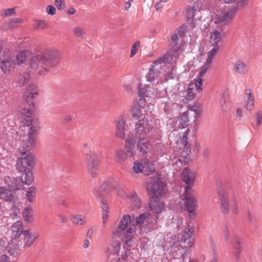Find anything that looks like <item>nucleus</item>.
Segmentation results:
<instances>
[{
	"label": "nucleus",
	"instance_id": "1",
	"mask_svg": "<svg viewBox=\"0 0 262 262\" xmlns=\"http://www.w3.org/2000/svg\"><path fill=\"white\" fill-rule=\"evenodd\" d=\"M151 121L143 119L140 120L136 124L135 131L139 137L136 136L138 139V150L140 156H145L151 153L153 149V145L150 142L148 137L152 136L158 130L153 128L150 124Z\"/></svg>",
	"mask_w": 262,
	"mask_h": 262
},
{
	"label": "nucleus",
	"instance_id": "2",
	"mask_svg": "<svg viewBox=\"0 0 262 262\" xmlns=\"http://www.w3.org/2000/svg\"><path fill=\"white\" fill-rule=\"evenodd\" d=\"M60 58V54L55 51L48 50L42 54L32 57L30 61L32 69L38 71L40 74L48 71L51 67L55 66Z\"/></svg>",
	"mask_w": 262,
	"mask_h": 262
},
{
	"label": "nucleus",
	"instance_id": "3",
	"mask_svg": "<svg viewBox=\"0 0 262 262\" xmlns=\"http://www.w3.org/2000/svg\"><path fill=\"white\" fill-rule=\"evenodd\" d=\"M131 222L130 216L127 214L123 215L119 225L114 229L113 235L116 237L122 235L123 240L127 245H129L133 237L134 230L129 227Z\"/></svg>",
	"mask_w": 262,
	"mask_h": 262
},
{
	"label": "nucleus",
	"instance_id": "4",
	"mask_svg": "<svg viewBox=\"0 0 262 262\" xmlns=\"http://www.w3.org/2000/svg\"><path fill=\"white\" fill-rule=\"evenodd\" d=\"M223 235L225 241L229 242L232 246V254L238 259L243 249V245L239 235L235 232H232L231 229L226 225L223 229Z\"/></svg>",
	"mask_w": 262,
	"mask_h": 262
},
{
	"label": "nucleus",
	"instance_id": "5",
	"mask_svg": "<svg viewBox=\"0 0 262 262\" xmlns=\"http://www.w3.org/2000/svg\"><path fill=\"white\" fill-rule=\"evenodd\" d=\"M191 189L189 186H186L184 192L183 203L188 212V217L190 219H194L196 215L195 210L198 207V201L193 196L191 192Z\"/></svg>",
	"mask_w": 262,
	"mask_h": 262
},
{
	"label": "nucleus",
	"instance_id": "6",
	"mask_svg": "<svg viewBox=\"0 0 262 262\" xmlns=\"http://www.w3.org/2000/svg\"><path fill=\"white\" fill-rule=\"evenodd\" d=\"M87 170L93 178L96 177L100 171V160L98 155L90 150L85 156Z\"/></svg>",
	"mask_w": 262,
	"mask_h": 262
},
{
	"label": "nucleus",
	"instance_id": "7",
	"mask_svg": "<svg viewBox=\"0 0 262 262\" xmlns=\"http://www.w3.org/2000/svg\"><path fill=\"white\" fill-rule=\"evenodd\" d=\"M34 166L33 155L28 150L22 151L21 157L16 162L17 169L22 172L32 170Z\"/></svg>",
	"mask_w": 262,
	"mask_h": 262
},
{
	"label": "nucleus",
	"instance_id": "8",
	"mask_svg": "<svg viewBox=\"0 0 262 262\" xmlns=\"http://www.w3.org/2000/svg\"><path fill=\"white\" fill-rule=\"evenodd\" d=\"M182 52L181 47H171L165 54L155 60L154 64L159 66L162 63H175L176 60Z\"/></svg>",
	"mask_w": 262,
	"mask_h": 262
},
{
	"label": "nucleus",
	"instance_id": "9",
	"mask_svg": "<svg viewBox=\"0 0 262 262\" xmlns=\"http://www.w3.org/2000/svg\"><path fill=\"white\" fill-rule=\"evenodd\" d=\"M138 94L140 106L145 104L146 101H149L150 99L158 97V93L155 88L142 84L138 86Z\"/></svg>",
	"mask_w": 262,
	"mask_h": 262
},
{
	"label": "nucleus",
	"instance_id": "10",
	"mask_svg": "<svg viewBox=\"0 0 262 262\" xmlns=\"http://www.w3.org/2000/svg\"><path fill=\"white\" fill-rule=\"evenodd\" d=\"M147 155L143 156L146 158ZM133 169L134 172L136 173H143L145 175H150L154 171L155 167L152 162L145 158L139 161H135L134 163Z\"/></svg>",
	"mask_w": 262,
	"mask_h": 262
},
{
	"label": "nucleus",
	"instance_id": "11",
	"mask_svg": "<svg viewBox=\"0 0 262 262\" xmlns=\"http://www.w3.org/2000/svg\"><path fill=\"white\" fill-rule=\"evenodd\" d=\"M35 106L34 103L31 102L29 105V107L24 108L20 112V115L21 119L26 122H24L25 124L28 126L30 125V128L29 132H31V134L34 135L35 134L39 129V127L38 125H34L31 123V116L34 111Z\"/></svg>",
	"mask_w": 262,
	"mask_h": 262
},
{
	"label": "nucleus",
	"instance_id": "12",
	"mask_svg": "<svg viewBox=\"0 0 262 262\" xmlns=\"http://www.w3.org/2000/svg\"><path fill=\"white\" fill-rule=\"evenodd\" d=\"M1 59L0 67L5 73L10 71L16 65L15 56L9 50H4V55Z\"/></svg>",
	"mask_w": 262,
	"mask_h": 262
},
{
	"label": "nucleus",
	"instance_id": "13",
	"mask_svg": "<svg viewBox=\"0 0 262 262\" xmlns=\"http://www.w3.org/2000/svg\"><path fill=\"white\" fill-rule=\"evenodd\" d=\"M236 14V9L232 8L227 11L218 12L216 15V18L214 19V23L227 25L234 18Z\"/></svg>",
	"mask_w": 262,
	"mask_h": 262
},
{
	"label": "nucleus",
	"instance_id": "14",
	"mask_svg": "<svg viewBox=\"0 0 262 262\" xmlns=\"http://www.w3.org/2000/svg\"><path fill=\"white\" fill-rule=\"evenodd\" d=\"M23 178H17L14 180V188L17 190L23 189L24 184L31 185L33 181V173L31 170L24 171Z\"/></svg>",
	"mask_w": 262,
	"mask_h": 262
},
{
	"label": "nucleus",
	"instance_id": "15",
	"mask_svg": "<svg viewBox=\"0 0 262 262\" xmlns=\"http://www.w3.org/2000/svg\"><path fill=\"white\" fill-rule=\"evenodd\" d=\"M137 140L135 135H132L126 139L125 148L126 150L125 152L127 154L128 156L132 157L135 156L136 149H138ZM137 150L139 151L138 150Z\"/></svg>",
	"mask_w": 262,
	"mask_h": 262
},
{
	"label": "nucleus",
	"instance_id": "16",
	"mask_svg": "<svg viewBox=\"0 0 262 262\" xmlns=\"http://www.w3.org/2000/svg\"><path fill=\"white\" fill-rule=\"evenodd\" d=\"M151 191L152 193L151 198L163 195L167 192L166 183L160 181L155 182L151 186Z\"/></svg>",
	"mask_w": 262,
	"mask_h": 262
},
{
	"label": "nucleus",
	"instance_id": "17",
	"mask_svg": "<svg viewBox=\"0 0 262 262\" xmlns=\"http://www.w3.org/2000/svg\"><path fill=\"white\" fill-rule=\"evenodd\" d=\"M116 135L117 137L124 139L125 138L126 121L122 116H119L115 119Z\"/></svg>",
	"mask_w": 262,
	"mask_h": 262
},
{
	"label": "nucleus",
	"instance_id": "18",
	"mask_svg": "<svg viewBox=\"0 0 262 262\" xmlns=\"http://www.w3.org/2000/svg\"><path fill=\"white\" fill-rule=\"evenodd\" d=\"M148 205L150 210L157 215L161 213L165 208L164 202L157 197L151 198Z\"/></svg>",
	"mask_w": 262,
	"mask_h": 262
},
{
	"label": "nucleus",
	"instance_id": "19",
	"mask_svg": "<svg viewBox=\"0 0 262 262\" xmlns=\"http://www.w3.org/2000/svg\"><path fill=\"white\" fill-rule=\"evenodd\" d=\"M196 173L190 169L185 168L182 172L183 181L191 188L195 182Z\"/></svg>",
	"mask_w": 262,
	"mask_h": 262
},
{
	"label": "nucleus",
	"instance_id": "20",
	"mask_svg": "<svg viewBox=\"0 0 262 262\" xmlns=\"http://www.w3.org/2000/svg\"><path fill=\"white\" fill-rule=\"evenodd\" d=\"M220 206L222 211L224 214L228 213L230 210L229 199L228 193L225 190L219 192Z\"/></svg>",
	"mask_w": 262,
	"mask_h": 262
},
{
	"label": "nucleus",
	"instance_id": "21",
	"mask_svg": "<svg viewBox=\"0 0 262 262\" xmlns=\"http://www.w3.org/2000/svg\"><path fill=\"white\" fill-rule=\"evenodd\" d=\"M151 217L148 213L140 214L136 219V225L141 232H144L146 226L150 224Z\"/></svg>",
	"mask_w": 262,
	"mask_h": 262
},
{
	"label": "nucleus",
	"instance_id": "22",
	"mask_svg": "<svg viewBox=\"0 0 262 262\" xmlns=\"http://www.w3.org/2000/svg\"><path fill=\"white\" fill-rule=\"evenodd\" d=\"M120 242L117 241L108 248L106 251V256L108 259L114 260L117 258L120 252Z\"/></svg>",
	"mask_w": 262,
	"mask_h": 262
},
{
	"label": "nucleus",
	"instance_id": "23",
	"mask_svg": "<svg viewBox=\"0 0 262 262\" xmlns=\"http://www.w3.org/2000/svg\"><path fill=\"white\" fill-rule=\"evenodd\" d=\"M201 5L199 2H195L193 7L186 9V16L189 19H200L201 16L199 14L201 12Z\"/></svg>",
	"mask_w": 262,
	"mask_h": 262
},
{
	"label": "nucleus",
	"instance_id": "24",
	"mask_svg": "<svg viewBox=\"0 0 262 262\" xmlns=\"http://www.w3.org/2000/svg\"><path fill=\"white\" fill-rule=\"evenodd\" d=\"M233 70L236 74L240 75H245L249 72V67L248 65L241 60H236L234 63Z\"/></svg>",
	"mask_w": 262,
	"mask_h": 262
},
{
	"label": "nucleus",
	"instance_id": "25",
	"mask_svg": "<svg viewBox=\"0 0 262 262\" xmlns=\"http://www.w3.org/2000/svg\"><path fill=\"white\" fill-rule=\"evenodd\" d=\"M23 236L24 237V247H29L38 238V233L37 232L33 233L30 230H26L24 231Z\"/></svg>",
	"mask_w": 262,
	"mask_h": 262
},
{
	"label": "nucleus",
	"instance_id": "26",
	"mask_svg": "<svg viewBox=\"0 0 262 262\" xmlns=\"http://www.w3.org/2000/svg\"><path fill=\"white\" fill-rule=\"evenodd\" d=\"M126 196L129 200L133 210H136L140 207L141 205V200L135 192L129 193L126 195Z\"/></svg>",
	"mask_w": 262,
	"mask_h": 262
},
{
	"label": "nucleus",
	"instance_id": "27",
	"mask_svg": "<svg viewBox=\"0 0 262 262\" xmlns=\"http://www.w3.org/2000/svg\"><path fill=\"white\" fill-rule=\"evenodd\" d=\"M223 37V30L221 28H215L210 33V43L219 45Z\"/></svg>",
	"mask_w": 262,
	"mask_h": 262
},
{
	"label": "nucleus",
	"instance_id": "28",
	"mask_svg": "<svg viewBox=\"0 0 262 262\" xmlns=\"http://www.w3.org/2000/svg\"><path fill=\"white\" fill-rule=\"evenodd\" d=\"M37 95V87L34 84H31L26 88V90L24 94V98L27 102L29 99H34Z\"/></svg>",
	"mask_w": 262,
	"mask_h": 262
},
{
	"label": "nucleus",
	"instance_id": "29",
	"mask_svg": "<svg viewBox=\"0 0 262 262\" xmlns=\"http://www.w3.org/2000/svg\"><path fill=\"white\" fill-rule=\"evenodd\" d=\"M118 181L114 178H111L108 180L103 182L100 186V188L106 190H114L118 187Z\"/></svg>",
	"mask_w": 262,
	"mask_h": 262
},
{
	"label": "nucleus",
	"instance_id": "30",
	"mask_svg": "<svg viewBox=\"0 0 262 262\" xmlns=\"http://www.w3.org/2000/svg\"><path fill=\"white\" fill-rule=\"evenodd\" d=\"M11 230L12 232V236L15 240L19 237L23 233H24L22 222L18 221L15 222L12 226Z\"/></svg>",
	"mask_w": 262,
	"mask_h": 262
},
{
	"label": "nucleus",
	"instance_id": "31",
	"mask_svg": "<svg viewBox=\"0 0 262 262\" xmlns=\"http://www.w3.org/2000/svg\"><path fill=\"white\" fill-rule=\"evenodd\" d=\"M14 198L13 192L6 187L3 186L0 191V199L6 202H12Z\"/></svg>",
	"mask_w": 262,
	"mask_h": 262
},
{
	"label": "nucleus",
	"instance_id": "32",
	"mask_svg": "<svg viewBox=\"0 0 262 262\" xmlns=\"http://www.w3.org/2000/svg\"><path fill=\"white\" fill-rule=\"evenodd\" d=\"M158 66L157 64H154V62L151 64L146 76V78L148 81L151 82L154 81L158 76V75L160 73Z\"/></svg>",
	"mask_w": 262,
	"mask_h": 262
},
{
	"label": "nucleus",
	"instance_id": "33",
	"mask_svg": "<svg viewBox=\"0 0 262 262\" xmlns=\"http://www.w3.org/2000/svg\"><path fill=\"white\" fill-rule=\"evenodd\" d=\"M193 228L191 227L185 228L183 234L182 241L187 244H190L193 240Z\"/></svg>",
	"mask_w": 262,
	"mask_h": 262
},
{
	"label": "nucleus",
	"instance_id": "34",
	"mask_svg": "<svg viewBox=\"0 0 262 262\" xmlns=\"http://www.w3.org/2000/svg\"><path fill=\"white\" fill-rule=\"evenodd\" d=\"M191 150L188 148L184 149L181 153L179 160V162L185 165L187 164L191 160Z\"/></svg>",
	"mask_w": 262,
	"mask_h": 262
},
{
	"label": "nucleus",
	"instance_id": "35",
	"mask_svg": "<svg viewBox=\"0 0 262 262\" xmlns=\"http://www.w3.org/2000/svg\"><path fill=\"white\" fill-rule=\"evenodd\" d=\"M219 103V107L223 112H227L230 110L231 105L227 97L223 95L220 100Z\"/></svg>",
	"mask_w": 262,
	"mask_h": 262
},
{
	"label": "nucleus",
	"instance_id": "36",
	"mask_svg": "<svg viewBox=\"0 0 262 262\" xmlns=\"http://www.w3.org/2000/svg\"><path fill=\"white\" fill-rule=\"evenodd\" d=\"M127 154L124 150L118 149L115 151L114 159L118 163H122L127 159Z\"/></svg>",
	"mask_w": 262,
	"mask_h": 262
},
{
	"label": "nucleus",
	"instance_id": "37",
	"mask_svg": "<svg viewBox=\"0 0 262 262\" xmlns=\"http://www.w3.org/2000/svg\"><path fill=\"white\" fill-rule=\"evenodd\" d=\"M255 124L252 125L253 128L262 125V108L256 110L253 115Z\"/></svg>",
	"mask_w": 262,
	"mask_h": 262
},
{
	"label": "nucleus",
	"instance_id": "38",
	"mask_svg": "<svg viewBox=\"0 0 262 262\" xmlns=\"http://www.w3.org/2000/svg\"><path fill=\"white\" fill-rule=\"evenodd\" d=\"M100 202L102 210V219L103 220V225L104 226L108 216V207L107 204L106 203V201L104 199H102L100 201Z\"/></svg>",
	"mask_w": 262,
	"mask_h": 262
},
{
	"label": "nucleus",
	"instance_id": "39",
	"mask_svg": "<svg viewBox=\"0 0 262 262\" xmlns=\"http://www.w3.org/2000/svg\"><path fill=\"white\" fill-rule=\"evenodd\" d=\"M23 215L24 220L27 222L31 223L33 221V209L31 207H27L25 208Z\"/></svg>",
	"mask_w": 262,
	"mask_h": 262
},
{
	"label": "nucleus",
	"instance_id": "40",
	"mask_svg": "<svg viewBox=\"0 0 262 262\" xmlns=\"http://www.w3.org/2000/svg\"><path fill=\"white\" fill-rule=\"evenodd\" d=\"M71 219L74 224L78 225H83L86 223L85 217L81 215H72L71 216Z\"/></svg>",
	"mask_w": 262,
	"mask_h": 262
},
{
	"label": "nucleus",
	"instance_id": "41",
	"mask_svg": "<svg viewBox=\"0 0 262 262\" xmlns=\"http://www.w3.org/2000/svg\"><path fill=\"white\" fill-rule=\"evenodd\" d=\"M211 48L206 61H208L212 63V59L219 50V46L211 44Z\"/></svg>",
	"mask_w": 262,
	"mask_h": 262
},
{
	"label": "nucleus",
	"instance_id": "42",
	"mask_svg": "<svg viewBox=\"0 0 262 262\" xmlns=\"http://www.w3.org/2000/svg\"><path fill=\"white\" fill-rule=\"evenodd\" d=\"M30 79V75L28 73H24L23 74H20L17 78L16 82L19 86H21L25 85L26 83H28Z\"/></svg>",
	"mask_w": 262,
	"mask_h": 262
},
{
	"label": "nucleus",
	"instance_id": "43",
	"mask_svg": "<svg viewBox=\"0 0 262 262\" xmlns=\"http://www.w3.org/2000/svg\"><path fill=\"white\" fill-rule=\"evenodd\" d=\"M210 247L212 250V256L210 262H218L219 255L216 250L215 244L211 238H210Z\"/></svg>",
	"mask_w": 262,
	"mask_h": 262
},
{
	"label": "nucleus",
	"instance_id": "44",
	"mask_svg": "<svg viewBox=\"0 0 262 262\" xmlns=\"http://www.w3.org/2000/svg\"><path fill=\"white\" fill-rule=\"evenodd\" d=\"M170 247L173 248H177L180 245V237L178 235H173L170 237L169 241Z\"/></svg>",
	"mask_w": 262,
	"mask_h": 262
},
{
	"label": "nucleus",
	"instance_id": "45",
	"mask_svg": "<svg viewBox=\"0 0 262 262\" xmlns=\"http://www.w3.org/2000/svg\"><path fill=\"white\" fill-rule=\"evenodd\" d=\"M34 27L35 29L44 30L49 28V26L45 20H36L35 21Z\"/></svg>",
	"mask_w": 262,
	"mask_h": 262
},
{
	"label": "nucleus",
	"instance_id": "46",
	"mask_svg": "<svg viewBox=\"0 0 262 262\" xmlns=\"http://www.w3.org/2000/svg\"><path fill=\"white\" fill-rule=\"evenodd\" d=\"M73 32L74 35L80 38H83L85 34L84 28L80 26H76L73 29Z\"/></svg>",
	"mask_w": 262,
	"mask_h": 262
},
{
	"label": "nucleus",
	"instance_id": "47",
	"mask_svg": "<svg viewBox=\"0 0 262 262\" xmlns=\"http://www.w3.org/2000/svg\"><path fill=\"white\" fill-rule=\"evenodd\" d=\"M141 107H144V104L140 106L139 104V101L138 102V105L134 107L132 110V115L133 118H136L137 119L139 118L142 116V112L141 111Z\"/></svg>",
	"mask_w": 262,
	"mask_h": 262
},
{
	"label": "nucleus",
	"instance_id": "48",
	"mask_svg": "<svg viewBox=\"0 0 262 262\" xmlns=\"http://www.w3.org/2000/svg\"><path fill=\"white\" fill-rule=\"evenodd\" d=\"M6 250L8 251V253L13 256L17 255L18 253V248L15 246L13 243L9 244L7 246Z\"/></svg>",
	"mask_w": 262,
	"mask_h": 262
},
{
	"label": "nucleus",
	"instance_id": "49",
	"mask_svg": "<svg viewBox=\"0 0 262 262\" xmlns=\"http://www.w3.org/2000/svg\"><path fill=\"white\" fill-rule=\"evenodd\" d=\"M36 188L34 186L30 187L27 191V199L30 202L33 201L35 195Z\"/></svg>",
	"mask_w": 262,
	"mask_h": 262
},
{
	"label": "nucleus",
	"instance_id": "50",
	"mask_svg": "<svg viewBox=\"0 0 262 262\" xmlns=\"http://www.w3.org/2000/svg\"><path fill=\"white\" fill-rule=\"evenodd\" d=\"M15 61L16 62V64H19L20 63H24L26 59H27V55L25 52L22 51L19 53H18L16 57H15Z\"/></svg>",
	"mask_w": 262,
	"mask_h": 262
},
{
	"label": "nucleus",
	"instance_id": "51",
	"mask_svg": "<svg viewBox=\"0 0 262 262\" xmlns=\"http://www.w3.org/2000/svg\"><path fill=\"white\" fill-rule=\"evenodd\" d=\"M189 116L187 112L183 113L180 120V124L183 128L186 127L188 125Z\"/></svg>",
	"mask_w": 262,
	"mask_h": 262
},
{
	"label": "nucleus",
	"instance_id": "52",
	"mask_svg": "<svg viewBox=\"0 0 262 262\" xmlns=\"http://www.w3.org/2000/svg\"><path fill=\"white\" fill-rule=\"evenodd\" d=\"M211 63L208 61H206L204 66L200 68L199 77L202 78L206 73L208 69L210 68Z\"/></svg>",
	"mask_w": 262,
	"mask_h": 262
},
{
	"label": "nucleus",
	"instance_id": "53",
	"mask_svg": "<svg viewBox=\"0 0 262 262\" xmlns=\"http://www.w3.org/2000/svg\"><path fill=\"white\" fill-rule=\"evenodd\" d=\"M248 2L249 0H239L237 2L236 6L232 8H235L236 9V13H237L239 10L243 9L246 6L248 3Z\"/></svg>",
	"mask_w": 262,
	"mask_h": 262
},
{
	"label": "nucleus",
	"instance_id": "54",
	"mask_svg": "<svg viewBox=\"0 0 262 262\" xmlns=\"http://www.w3.org/2000/svg\"><path fill=\"white\" fill-rule=\"evenodd\" d=\"M15 14V9L14 8L3 9L1 12V15L4 16H10Z\"/></svg>",
	"mask_w": 262,
	"mask_h": 262
},
{
	"label": "nucleus",
	"instance_id": "55",
	"mask_svg": "<svg viewBox=\"0 0 262 262\" xmlns=\"http://www.w3.org/2000/svg\"><path fill=\"white\" fill-rule=\"evenodd\" d=\"M247 215L248 220L251 223H255L256 219L255 217V212L254 211L250 208L247 209Z\"/></svg>",
	"mask_w": 262,
	"mask_h": 262
},
{
	"label": "nucleus",
	"instance_id": "56",
	"mask_svg": "<svg viewBox=\"0 0 262 262\" xmlns=\"http://www.w3.org/2000/svg\"><path fill=\"white\" fill-rule=\"evenodd\" d=\"M179 37H180L179 36V35L176 32H174V33H173L171 35V45H173L172 47H180V46H179Z\"/></svg>",
	"mask_w": 262,
	"mask_h": 262
},
{
	"label": "nucleus",
	"instance_id": "57",
	"mask_svg": "<svg viewBox=\"0 0 262 262\" xmlns=\"http://www.w3.org/2000/svg\"><path fill=\"white\" fill-rule=\"evenodd\" d=\"M140 42L139 40H137L134 42L132 47L130 57H133L137 52L139 48L140 47Z\"/></svg>",
	"mask_w": 262,
	"mask_h": 262
},
{
	"label": "nucleus",
	"instance_id": "58",
	"mask_svg": "<svg viewBox=\"0 0 262 262\" xmlns=\"http://www.w3.org/2000/svg\"><path fill=\"white\" fill-rule=\"evenodd\" d=\"M246 109L249 111H252L254 108L255 100H247L246 99Z\"/></svg>",
	"mask_w": 262,
	"mask_h": 262
},
{
	"label": "nucleus",
	"instance_id": "59",
	"mask_svg": "<svg viewBox=\"0 0 262 262\" xmlns=\"http://www.w3.org/2000/svg\"><path fill=\"white\" fill-rule=\"evenodd\" d=\"M202 83H203V79L202 78H200L198 77V79L196 80L195 82V87L196 90L200 92L202 91Z\"/></svg>",
	"mask_w": 262,
	"mask_h": 262
},
{
	"label": "nucleus",
	"instance_id": "60",
	"mask_svg": "<svg viewBox=\"0 0 262 262\" xmlns=\"http://www.w3.org/2000/svg\"><path fill=\"white\" fill-rule=\"evenodd\" d=\"M54 4L59 10H61L65 6V3L62 0H55Z\"/></svg>",
	"mask_w": 262,
	"mask_h": 262
},
{
	"label": "nucleus",
	"instance_id": "61",
	"mask_svg": "<svg viewBox=\"0 0 262 262\" xmlns=\"http://www.w3.org/2000/svg\"><path fill=\"white\" fill-rule=\"evenodd\" d=\"M114 190L116 191V194L118 196L120 197H124L125 196V192L124 191V190L120 186L119 184L118 185V187L117 188H116Z\"/></svg>",
	"mask_w": 262,
	"mask_h": 262
},
{
	"label": "nucleus",
	"instance_id": "62",
	"mask_svg": "<svg viewBox=\"0 0 262 262\" xmlns=\"http://www.w3.org/2000/svg\"><path fill=\"white\" fill-rule=\"evenodd\" d=\"M46 11L48 14L53 15L55 14L56 9L53 6L49 5L46 8Z\"/></svg>",
	"mask_w": 262,
	"mask_h": 262
},
{
	"label": "nucleus",
	"instance_id": "63",
	"mask_svg": "<svg viewBox=\"0 0 262 262\" xmlns=\"http://www.w3.org/2000/svg\"><path fill=\"white\" fill-rule=\"evenodd\" d=\"M180 37H182L185 34V28L184 26L179 27L175 32Z\"/></svg>",
	"mask_w": 262,
	"mask_h": 262
},
{
	"label": "nucleus",
	"instance_id": "64",
	"mask_svg": "<svg viewBox=\"0 0 262 262\" xmlns=\"http://www.w3.org/2000/svg\"><path fill=\"white\" fill-rule=\"evenodd\" d=\"M246 95L247 100H255L254 97L252 94V91L250 89H247L246 90Z\"/></svg>",
	"mask_w": 262,
	"mask_h": 262
}]
</instances>
